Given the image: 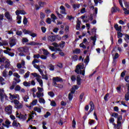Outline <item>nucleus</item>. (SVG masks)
I'll return each instance as SVG.
<instances>
[{
    "label": "nucleus",
    "instance_id": "25",
    "mask_svg": "<svg viewBox=\"0 0 129 129\" xmlns=\"http://www.w3.org/2000/svg\"><path fill=\"white\" fill-rule=\"evenodd\" d=\"M9 95L10 96V98L11 99H16V98H18V97L15 95H12V94H9Z\"/></svg>",
    "mask_w": 129,
    "mask_h": 129
},
{
    "label": "nucleus",
    "instance_id": "2",
    "mask_svg": "<svg viewBox=\"0 0 129 129\" xmlns=\"http://www.w3.org/2000/svg\"><path fill=\"white\" fill-rule=\"evenodd\" d=\"M4 98L6 100H8V96L5 93V90L0 89V100L1 102H4Z\"/></svg>",
    "mask_w": 129,
    "mask_h": 129
},
{
    "label": "nucleus",
    "instance_id": "6",
    "mask_svg": "<svg viewBox=\"0 0 129 129\" xmlns=\"http://www.w3.org/2000/svg\"><path fill=\"white\" fill-rule=\"evenodd\" d=\"M119 57V55L117 52L115 53L114 56L113 57L112 66L114 67L116 65V59Z\"/></svg>",
    "mask_w": 129,
    "mask_h": 129
},
{
    "label": "nucleus",
    "instance_id": "61",
    "mask_svg": "<svg viewBox=\"0 0 129 129\" xmlns=\"http://www.w3.org/2000/svg\"><path fill=\"white\" fill-rule=\"evenodd\" d=\"M13 126H18V123H17V121L16 120H14L12 123Z\"/></svg>",
    "mask_w": 129,
    "mask_h": 129
},
{
    "label": "nucleus",
    "instance_id": "58",
    "mask_svg": "<svg viewBox=\"0 0 129 129\" xmlns=\"http://www.w3.org/2000/svg\"><path fill=\"white\" fill-rule=\"evenodd\" d=\"M41 31L42 33H46V31H47V28L45 27H41Z\"/></svg>",
    "mask_w": 129,
    "mask_h": 129
},
{
    "label": "nucleus",
    "instance_id": "7",
    "mask_svg": "<svg viewBox=\"0 0 129 129\" xmlns=\"http://www.w3.org/2000/svg\"><path fill=\"white\" fill-rule=\"evenodd\" d=\"M5 16L9 22H12L13 21V18L11 17V14H10L9 12H6L5 14Z\"/></svg>",
    "mask_w": 129,
    "mask_h": 129
},
{
    "label": "nucleus",
    "instance_id": "57",
    "mask_svg": "<svg viewBox=\"0 0 129 129\" xmlns=\"http://www.w3.org/2000/svg\"><path fill=\"white\" fill-rule=\"evenodd\" d=\"M16 35H17V36H21L22 35H23V32H22V31H18L16 32Z\"/></svg>",
    "mask_w": 129,
    "mask_h": 129
},
{
    "label": "nucleus",
    "instance_id": "42",
    "mask_svg": "<svg viewBox=\"0 0 129 129\" xmlns=\"http://www.w3.org/2000/svg\"><path fill=\"white\" fill-rule=\"evenodd\" d=\"M76 125V121H75V119H74L73 120V122H72V127L73 128H75Z\"/></svg>",
    "mask_w": 129,
    "mask_h": 129
},
{
    "label": "nucleus",
    "instance_id": "35",
    "mask_svg": "<svg viewBox=\"0 0 129 129\" xmlns=\"http://www.w3.org/2000/svg\"><path fill=\"white\" fill-rule=\"evenodd\" d=\"M124 12V14L125 15H129V10H127L126 8H124V7H122Z\"/></svg>",
    "mask_w": 129,
    "mask_h": 129
},
{
    "label": "nucleus",
    "instance_id": "21",
    "mask_svg": "<svg viewBox=\"0 0 129 129\" xmlns=\"http://www.w3.org/2000/svg\"><path fill=\"white\" fill-rule=\"evenodd\" d=\"M43 52V54L45 56H48V55H49V54H50V52H49V51H48V50L47 49H43L42 50Z\"/></svg>",
    "mask_w": 129,
    "mask_h": 129
},
{
    "label": "nucleus",
    "instance_id": "14",
    "mask_svg": "<svg viewBox=\"0 0 129 129\" xmlns=\"http://www.w3.org/2000/svg\"><path fill=\"white\" fill-rule=\"evenodd\" d=\"M80 25H81V21H80L79 20H78V22H77L76 25L77 30H80Z\"/></svg>",
    "mask_w": 129,
    "mask_h": 129
},
{
    "label": "nucleus",
    "instance_id": "16",
    "mask_svg": "<svg viewBox=\"0 0 129 129\" xmlns=\"http://www.w3.org/2000/svg\"><path fill=\"white\" fill-rule=\"evenodd\" d=\"M123 2V4L125 6V7L127 9H128L129 8V3L126 2V0H122V3Z\"/></svg>",
    "mask_w": 129,
    "mask_h": 129
},
{
    "label": "nucleus",
    "instance_id": "8",
    "mask_svg": "<svg viewBox=\"0 0 129 129\" xmlns=\"http://www.w3.org/2000/svg\"><path fill=\"white\" fill-rule=\"evenodd\" d=\"M26 115H27V114L23 115L22 114H20L19 116H17V117H18L20 119H23V120H26V119H27V117H26Z\"/></svg>",
    "mask_w": 129,
    "mask_h": 129
},
{
    "label": "nucleus",
    "instance_id": "36",
    "mask_svg": "<svg viewBox=\"0 0 129 129\" xmlns=\"http://www.w3.org/2000/svg\"><path fill=\"white\" fill-rule=\"evenodd\" d=\"M5 63H6V64L5 66V68H6V69H7L10 67V65H11V64H10V62H9V61H6Z\"/></svg>",
    "mask_w": 129,
    "mask_h": 129
},
{
    "label": "nucleus",
    "instance_id": "24",
    "mask_svg": "<svg viewBox=\"0 0 129 129\" xmlns=\"http://www.w3.org/2000/svg\"><path fill=\"white\" fill-rule=\"evenodd\" d=\"M119 116V115H118V113L116 112H113L111 115V116H112V117H115V118H117V117H118Z\"/></svg>",
    "mask_w": 129,
    "mask_h": 129
},
{
    "label": "nucleus",
    "instance_id": "43",
    "mask_svg": "<svg viewBox=\"0 0 129 129\" xmlns=\"http://www.w3.org/2000/svg\"><path fill=\"white\" fill-rule=\"evenodd\" d=\"M48 95L50 96V97H53V96H55V94H54V92H48Z\"/></svg>",
    "mask_w": 129,
    "mask_h": 129
},
{
    "label": "nucleus",
    "instance_id": "39",
    "mask_svg": "<svg viewBox=\"0 0 129 129\" xmlns=\"http://www.w3.org/2000/svg\"><path fill=\"white\" fill-rule=\"evenodd\" d=\"M67 19H68L70 21H72V20H74L75 18H74V17L72 16L68 15L67 16Z\"/></svg>",
    "mask_w": 129,
    "mask_h": 129
},
{
    "label": "nucleus",
    "instance_id": "11",
    "mask_svg": "<svg viewBox=\"0 0 129 129\" xmlns=\"http://www.w3.org/2000/svg\"><path fill=\"white\" fill-rule=\"evenodd\" d=\"M48 41L50 42H55V40H56V37L55 36L51 35L48 37Z\"/></svg>",
    "mask_w": 129,
    "mask_h": 129
},
{
    "label": "nucleus",
    "instance_id": "62",
    "mask_svg": "<svg viewBox=\"0 0 129 129\" xmlns=\"http://www.w3.org/2000/svg\"><path fill=\"white\" fill-rule=\"evenodd\" d=\"M41 59H42V60H46L47 59V56L46 55H41L40 56Z\"/></svg>",
    "mask_w": 129,
    "mask_h": 129
},
{
    "label": "nucleus",
    "instance_id": "9",
    "mask_svg": "<svg viewBox=\"0 0 129 129\" xmlns=\"http://www.w3.org/2000/svg\"><path fill=\"white\" fill-rule=\"evenodd\" d=\"M81 80H82V79H81V78H80V76L78 75L77 76V85H81Z\"/></svg>",
    "mask_w": 129,
    "mask_h": 129
},
{
    "label": "nucleus",
    "instance_id": "31",
    "mask_svg": "<svg viewBox=\"0 0 129 129\" xmlns=\"http://www.w3.org/2000/svg\"><path fill=\"white\" fill-rule=\"evenodd\" d=\"M23 85L25 86L26 87H28L29 86H31V83H28V82H24Z\"/></svg>",
    "mask_w": 129,
    "mask_h": 129
},
{
    "label": "nucleus",
    "instance_id": "26",
    "mask_svg": "<svg viewBox=\"0 0 129 129\" xmlns=\"http://www.w3.org/2000/svg\"><path fill=\"white\" fill-rule=\"evenodd\" d=\"M58 47H60V48H61V49H63L64 47H65V41H61V43L59 44L58 45Z\"/></svg>",
    "mask_w": 129,
    "mask_h": 129
},
{
    "label": "nucleus",
    "instance_id": "1",
    "mask_svg": "<svg viewBox=\"0 0 129 129\" xmlns=\"http://www.w3.org/2000/svg\"><path fill=\"white\" fill-rule=\"evenodd\" d=\"M114 28L116 31H117V35L118 39L122 38V36H123V34L121 33L122 27H121V26H118V24H116L114 25Z\"/></svg>",
    "mask_w": 129,
    "mask_h": 129
},
{
    "label": "nucleus",
    "instance_id": "22",
    "mask_svg": "<svg viewBox=\"0 0 129 129\" xmlns=\"http://www.w3.org/2000/svg\"><path fill=\"white\" fill-rule=\"evenodd\" d=\"M84 63H86V65H88L89 63V56L87 55L86 59H85Z\"/></svg>",
    "mask_w": 129,
    "mask_h": 129
},
{
    "label": "nucleus",
    "instance_id": "54",
    "mask_svg": "<svg viewBox=\"0 0 129 129\" xmlns=\"http://www.w3.org/2000/svg\"><path fill=\"white\" fill-rule=\"evenodd\" d=\"M23 99H24V101H25V102H28V99H29V96L25 95Z\"/></svg>",
    "mask_w": 129,
    "mask_h": 129
},
{
    "label": "nucleus",
    "instance_id": "13",
    "mask_svg": "<svg viewBox=\"0 0 129 129\" xmlns=\"http://www.w3.org/2000/svg\"><path fill=\"white\" fill-rule=\"evenodd\" d=\"M23 33L25 34V35H26L27 34L28 35H29V36H31L32 35V31L30 30H26V29H24L23 30Z\"/></svg>",
    "mask_w": 129,
    "mask_h": 129
},
{
    "label": "nucleus",
    "instance_id": "63",
    "mask_svg": "<svg viewBox=\"0 0 129 129\" xmlns=\"http://www.w3.org/2000/svg\"><path fill=\"white\" fill-rule=\"evenodd\" d=\"M54 37H55V39L56 40H58V41H60L61 40V37H60V35H56L55 36H54Z\"/></svg>",
    "mask_w": 129,
    "mask_h": 129
},
{
    "label": "nucleus",
    "instance_id": "44",
    "mask_svg": "<svg viewBox=\"0 0 129 129\" xmlns=\"http://www.w3.org/2000/svg\"><path fill=\"white\" fill-rule=\"evenodd\" d=\"M121 86H119L116 88V90L118 92V93H120L121 92Z\"/></svg>",
    "mask_w": 129,
    "mask_h": 129
},
{
    "label": "nucleus",
    "instance_id": "3",
    "mask_svg": "<svg viewBox=\"0 0 129 129\" xmlns=\"http://www.w3.org/2000/svg\"><path fill=\"white\" fill-rule=\"evenodd\" d=\"M38 5L39 6H38V5H35V10L36 11H39L40 10V8H43L44 5H46V3L41 1L38 3Z\"/></svg>",
    "mask_w": 129,
    "mask_h": 129
},
{
    "label": "nucleus",
    "instance_id": "34",
    "mask_svg": "<svg viewBox=\"0 0 129 129\" xmlns=\"http://www.w3.org/2000/svg\"><path fill=\"white\" fill-rule=\"evenodd\" d=\"M7 4L10 6H13L14 5V2L12 0H7L6 1Z\"/></svg>",
    "mask_w": 129,
    "mask_h": 129
},
{
    "label": "nucleus",
    "instance_id": "28",
    "mask_svg": "<svg viewBox=\"0 0 129 129\" xmlns=\"http://www.w3.org/2000/svg\"><path fill=\"white\" fill-rule=\"evenodd\" d=\"M72 59L75 61H77L78 60V56L77 55H74L72 56Z\"/></svg>",
    "mask_w": 129,
    "mask_h": 129
},
{
    "label": "nucleus",
    "instance_id": "60",
    "mask_svg": "<svg viewBox=\"0 0 129 129\" xmlns=\"http://www.w3.org/2000/svg\"><path fill=\"white\" fill-rule=\"evenodd\" d=\"M71 80L72 81L74 82L76 80V76L73 75L71 77Z\"/></svg>",
    "mask_w": 129,
    "mask_h": 129
},
{
    "label": "nucleus",
    "instance_id": "40",
    "mask_svg": "<svg viewBox=\"0 0 129 129\" xmlns=\"http://www.w3.org/2000/svg\"><path fill=\"white\" fill-rule=\"evenodd\" d=\"M23 22L24 25H27V24H28V19L26 17H24Z\"/></svg>",
    "mask_w": 129,
    "mask_h": 129
},
{
    "label": "nucleus",
    "instance_id": "33",
    "mask_svg": "<svg viewBox=\"0 0 129 129\" xmlns=\"http://www.w3.org/2000/svg\"><path fill=\"white\" fill-rule=\"evenodd\" d=\"M49 67L50 68L49 70H50V71H54L55 68L54 67V66H53V64H52L51 63L49 64Z\"/></svg>",
    "mask_w": 129,
    "mask_h": 129
},
{
    "label": "nucleus",
    "instance_id": "41",
    "mask_svg": "<svg viewBox=\"0 0 129 129\" xmlns=\"http://www.w3.org/2000/svg\"><path fill=\"white\" fill-rule=\"evenodd\" d=\"M39 102H40V103H43L44 104L46 102V101H45V99H44L42 98H39Z\"/></svg>",
    "mask_w": 129,
    "mask_h": 129
},
{
    "label": "nucleus",
    "instance_id": "32",
    "mask_svg": "<svg viewBox=\"0 0 129 129\" xmlns=\"http://www.w3.org/2000/svg\"><path fill=\"white\" fill-rule=\"evenodd\" d=\"M7 60L6 57H0V63H5V61Z\"/></svg>",
    "mask_w": 129,
    "mask_h": 129
},
{
    "label": "nucleus",
    "instance_id": "55",
    "mask_svg": "<svg viewBox=\"0 0 129 129\" xmlns=\"http://www.w3.org/2000/svg\"><path fill=\"white\" fill-rule=\"evenodd\" d=\"M30 76V72H27L24 75V78H28Z\"/></svg>",
    "mask_w": 129,
    "mask_h": 129
},
{
    "label": "nucleus",
    "instance_id": "37",
    "mask_svg": "<svg viewBox=\"0 0 129 129\" xmlns=\"http://www.w3.org/2000/svg\"><path fill=\"white\" fill-rule=\"evenodd\" d=\"M50 105L51 106L55 107V106H56L57 105V104L56 103V102H55V101L52 100L50 102Z\"/></svg>",
    "mask_w": 129,
    "mask_h": 129
},
{
    "label": "nucleus",
    "instance_id": "30",
    "mask_svg": "<svg viewBox=\"0 0 129 129\" xmlns=\"http://www.w3.org/2000/svg\"><path fill=\"white\" fill-rule=\"evenodd\" d=\"M37 81L39 82L41 87H43V80H40L39 78H37Z\"/></svg>",
    "mask_w": 129,
    "mask_h": 129
},
{
    "label": "nucleus",
    "instance_id": "12",
    "mask_svg": "<svg viewBox=\"0 0 129 129\" xmlns=\"http://www.w3.org/2000/svg\"><path fill=\"white\" fill-rule=\"evenodd\" d=\"M117 11H119V8H115V7H112L111 10V12L112 14H114V13H116Z\"/></svg>",
    "mask_w": 129,
    "mask_h": 129
},
{
    "label": "nucleus",
    "instance_id": "52",
    "mask_svg": "<svg viewBox=\"0 0 129 129\" xmlns=\"http://www.w3.org/2000/svg\"><path fill=\"white\" fill-rule=\"evenodd\" d=\"M80 47L81 48H83V49H86V46H85V45H84L83 42H82L81 44H80Z\"/></svg>",
    "mask_w": 129,
    "mask_h": 129
},
{
    "label": "nucleus",
    "instance_id": "4",
    "mask_svg": "<svg viewBox=\"0 0 129 129\" xmlns=\"http://www.w3.org/2000/svg\"><path fill=\"white\" fill-rule=\"evenodd\" d=\"M12 110L13 106H12L11 105H8L5 108V111L7 112L8 114H12Z\"/></svg>",
    "mask_w": 129,
    "mask_h": 129
},
{
    "label": "nucleus",
    "instance_id": "45",
    "mask_svg": "<svg viewBox=\"0 0 129 129\" xmlns=\"http://www.w3.org/2000/svg\"><path fill=\"white\" fill-rule=\"evenodd\" d=\"M38 103V100L35 99L32 101V102L31 103V104L32 105H36Z\"/></svg>",
    "mask_w": 129,
    "mask_h": 129
},
{
    "label": "nucleus",
    "instance_id": "17",
    "mask_svg": "<svg viewBox=\"0 0 129 129\" xmlns=\"http://www.w3.org/2000/svg\"><path fill=\"white\" fill-rule=\"evenodd\" d=\"M0 84H1V85H5V84H6L5 79L2 77H0Z\"/></svg>",
    "mask_w": 129,
    "mask_h": 129
},
{
    "label": "nucleus",
    "instance_id": "5",
    "mask_svg": "<svg viewBox=\"0 0 129 129\" xmlns=\"http://www.w3.org/2000/svg\"><path fill=\"white\" fill-rule=\"evenodd\" d=\"M75 72L78 74H81V75H83V76H84V75H85V70H84L82 71V70H80V69H79L78 67H77V68L75 70Z\"/></svg>",
    "mask_w": 129,
    "mask_h": 129
},
{
    "label": "nucleus",
    "instance_id": "59",
    "mask_svg": "<svg viewBox=\"0 0 129 129\" xmlns=\"http://www.w3.org/2000/svg\"><path fill=\"white\" fill-rule=\"evenodd\" d=\"M46 22L47 24H51V23H52V21H51V19H50V18H47Z\"/></svg>",
    "mask_w": 129,
    "mask_h": 129
},
{
    "label": "nucleus",
    "instance_id": "46",
    "mask_svg": "<svg viewBox=\"0 0 129 129\" xmlns=\"http://www.w3.org/2000/svg\"><path fill=\"white\" fill-rule=\"evenodd\" d=\"M16 91H20L21 90V86L17 85L15 88Z\"/></svg>",
    "mask_w": 129,
    "mask_h": 129
},
{
    "label": "nucleus",
    "instance_id": "23",
    "mask_svg": "<svg viewBox=\"0 0 129 129\" xmlns=\"http://www.w3.org/2000/svg\"><path fill=\"white\" fill-rule=\"evenodd\" d=\"M34 111H37V112H39V113L42 112V110L40 108H38L37 107H35L34 108Z\"/></svg>",
    "mask_w": 129,
    "mask_h": 129
},
{
    "label": "nucleus",
    "instance_id": "38",
    "mask_svg": "<svg viewBox=\"0 0 129 129\" xmlns=\"http://www.w3.org/2000/svg\"><path fill=\"white\" fill-rule=\"evenodd\" d=\"M109 96V94L107 93L106 94L104 97V99L105 101H108V97Z\"/></svg>",
    "mask_w": 129,
    "mask_h": 129
},
{
    "label": "nucleus",
    "instance_id": "50",
    "mask_svg": "<svg viewBox=\"0 0 129 129\" xmlns=\"http://www.w3.org/2000/svg\"><path fill=\"white\" fill-rule=\"evenodd\" d=\"M49 48L51 50L52 52H56V48L53 46H49Z\"/></svg>",
    "mask_w": 129,
    "mask_h": 129
},
{
    "label": "nucleus",
    "instance_id": "53",
    "mask_svg": "<svg viewBox=\"0 0 129 129\" xmlns=\"http://www.w3.org/2000/svg\"><path fill=\"white\" fill-rule=\"evenodd\" d=\"M45 17H46V15H45V14H44L43 12L40 13L41 19H45Z\"/></svg>",
    "mask_w": 129,
    "mask_h": 129
},
{
    "label": "nucleus",
    "instance_id": "15",
    "mask_svg": "<svg viewBox=\"0 0 129 129\" xmlns=\"http://www.w3.org/2000/svg\"><path fill=\"white\" fill-rule=\"evenodd\" d=\"M18 51L20 53H26V48L25 47H19Z\"/></svg>",
    "mask_w": 129,
    "mask_h": 129
},
{
    "label": "nucleus",
    "instance_id": "48",
    "mask_svg": "<svg viewBox=\"0 0 129 129\" xmlns=\"http://www.w3.org/2000/svg\"><path fill=\"white\" fill-rule=\"evenodd\" d=\"M55 87H57V88L62 89L63 88V87H64V86H63V85L62 84H57V85L55 86Z\"/></svg>",
    "mask_w": 129,
    "mask_h": 129
},
{
    "label": "nucleus",
    "instance_id": "49",
    "mask_svg": "<svg viewBox=\"0 0 129 129\" xmlns=\"http://www.w3.org/2000/svg\"><path fill=\"white\" fill-rule=\"evenodd\" d=\"M50 115H51V113H50V112H46V114H44V117L47 118V117H48V116H50Z\"/></svg>",
    "mask_w": 129,
    "mask_h": 129
},
{
    "label": "nucleus",
    "instance_id": "64",
    "mask_svg": "<svg viewBox=\"0 0 129 129\" xmlns=\"http://www.w3.org/2000/svg\"><path fill=\"white\" fill-rule=\"evenodd\" d=\"M125 81L127 82V83H129V76H127L124 78Z\"/></svg>",
    "mask_w": 129,
    "mask_h": 129
},
{
    "label": "nucleus",
    "instance_id": "19",
    "mask_svg": "<svg viewBox=\"0 0 129 129\" xmlns=\"http://www.w3.org/2000/svg\"><path fill=\"white\" fill-rule=\"evenodd\" d=\"M28 45H30V46H36V45H39V43L31 41L30 43H28Z\"/></svg>",
    "mask_w": 129,
    "mask_h": 129
},
{
    "label": "nucleus",
    "instance_id": "27",
    "mask_svg": "<svg viewBox=\"0 0 129 129\" xmlns=\"http://www.w3.org/2000/svg\"><path fill=\"white\" fill-rule=\"evenodd\" d=\"M68 98H69V100H70V101H71V100L73 99V94L70 93L69 94Z\"/></svg>",
    "mask_w": 129,
    "mask_h": 129
},
{
    "label": "nucleus",
    "instance_id": "29",
    "mask_svg": "<svg viewBox=\"0 0 129 129\" xmlns=\"http://www.w3.org/2000/svg\"><path fill=\"white\" fill-rule=\"evenodd\" d=\"M125 100L126 101H128L129 100V92H127L125 95Z\"/></svg>",
    "mask_w": 129,
    "mask_h": 129
},
{
    "label": "nucleus",
    "instance_id": "47",
    "mask_svg": "<svg viewBox=\"0 0 129 129\" xmlns=\"http://www.w3.org/2000/svg\"><path fill=\"white\" fill-rule=\"evenodd\" d=\"M42 76L43 79H45V80H48V75H44V74L41 75Z\"/></svg>",
    "mask_w": 129,
    "mask_h": 129
},
{
    "label": "nucleus",
    "instance_id": "10",
    "mask_svg": "<svg viewBox=\"0 0 129 129\" xmlns=\"http://www.w3.org/2000/svg\"><path fill=\"white\" fill-rule=\"evenodd\" d=\"M53 81H56V82H63V80H62V78H59V77H56L53 78Z\"/></svg>",
    "mask_w": 129,
    "mask_h": 129
},
{
    "label": "nucleus",
    "instance_id": "18",
    "mask_svg": "<svg viewBox=\"0 0 129 129\" xmlns=\"http://www.w3.org/2000/svg\"><path fill=\"white\" fill-rule=\"evenodd\" d=\"M74 54H80L81 53V50L80 49L77 48L73 51Z\"/></svg>",
    "mask_w": 129,
    "mask_h": 129
},
{
    "label": "nucleus",
    "instance_id": "20",
    "mask_svg": "<svg viewBox=\"0 0 129 129\" xmlns=\"http://www.w3.org/2000/svg\"><path fill=\"white\" fill-rule=\"evenodd\" d=\"M22 108H23V104H22V103H19L17 105H15V108L20 109Z\"/></svg>",
    "mask_w": 129,
    "mask_h": 129
},
{
    "label": "nucleus",
    "instance_id": "56",
    "mask_svg": "<svg viewBox=\"0 0 129 129\" xmlns=\"http://www.w3.org/2000/svg\"><path fill=\"white\" fill-rule=\"evenodd\" d=\"M116 118L117 121H120L122 119V116L121 115H119Z\"/></svg>",
    "mask_w": 129,
    "mask_h": 129
},
{
    "label": "nucleus",
    "instance_id": "51",
    "mask_svg": "<svg viewBox=\"0 0 129 129\" xmlns=\"http://www.w3.org/2000/svg\"><path fill=\"white\" fill-rule=\"evenodd\" d=\"M29 42V39L27 38H23L22 39V43H28Z\"/></svg>",
    "mask_w": 129,
    "mask_h": 129
}]
</instances>
